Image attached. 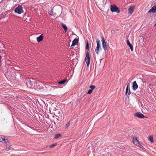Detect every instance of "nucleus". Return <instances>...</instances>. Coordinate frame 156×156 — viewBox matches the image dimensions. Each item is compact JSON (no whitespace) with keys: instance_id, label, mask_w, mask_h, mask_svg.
I'll use <instances>...</instances> for the list:
<instances>
[{"instance_id":"f257e3e1","label":"nucleus","mask_w":156,"mask_h":156,"mask_svg":"<svg viewBox=\"0 0 156 156\" xmlns=\"http://www.w3.org/2000/svg\"><path fill=\"white\" fill-rule=\"evenodd\" d=\"M36 82L34 79H28L27 80V85L28 88L33 89L35 87Z\"/></svg>"},{"instance_id":"f03ea898","label":"nucleus","mask_w":156,"mask_h":156,"mask_svg":"<svg viewBox=\"0 0 156 156\" xmlns=\"http://www.w3.org/2000/svg\"><path fill=\"white\" fill-rule=\"evenodd\" d=\"M89 45L88 42V41H87L86 44V49L88 51L89 50ZM85 62L87 63V66H88L89 65L90 63V57L89 55V53L88 51H87V52L86 56L85 58Z\"/></svg>"},{"instance_id":"7ed1b4c3","label":"nucleus","mask_w":156,"mask_h":156,"mask_svg":"<svg viewBox=\"0 0 156 156\" xmlns=\"http://www.w3.org/2000/svg\"><path fill=\"white\" fill-rule=\"evenodd\" d=\"M110 9L112 12H116L117 13H119L120 12V10L114 4L111 5Z\"/></svg>"},{"instance_id":"20e7f679","label":"nucleus","mask_w":156,"mask_h":156,"mask_svg":"<svg viewBox=\"0 0 156 156\" xmlns=\"http://www.w3.org/2000/svg\"><path fill=\"white\" fill-rule=\"evenodd\" d=\"M15 12L16 13H18L19 14L23 13V10L22 6L19 5L18 7L16 8L15 10Z\"/></svg>"},{"instance_id":"39448f33","label":"nucleus","mask_w":156,"mask_h":156,"mask_svg":"<svg viewBox=\"0 0 156 156\" xmlns=\"http://www.w3.org/2000/svg\"><path fill=\"white\" fill-rule=\"evenodd\" d=\"M134 116L140 118H144L146 117L142 113L140 112H137L135 113Z\"/></svg>"},{"instance_id":"423d86ee","label":"nucleus","mask_w":156,"mask_h":156,"mask_svg":"<svg viewBox=\"0 0 156 156\" xmlns=\"http://www.w3.org/2000/svg\"><path fill=\"white\" fill-rule=\"evenodd\" d=\"M101 41L102 42V45L103 48L105 51H106L107 49L106 43L105 41V39L103 37H102Z\"/></svg>"},{"instance_id":"0eeeda50","label":"nucleus","mask_w":156,"mask_h":156,"mask_svg":"<svg viewBox=\"0 0 156 156\" xmlns=\"http://www.w3.org/2000/svg\"><path fill=\"white\" fill-rule=\"evenodd\" d=\"M42 83L40 82H36L35 83V88H37L41 89L42 88V86H41Z\"/></svg>"},{"instance_id":"6e6552de","label":"nucleus","mask_w":156,"mask_h":156,"mask_svg":"<svg viewBox=\"0 0 156 156\" xmlns=\"http://www.w3.org/2000/svg\"><path fill=\"white\" fill-rule=\"evenodd\" d=\"M134 9V6H132L129 7L128 9V13L129 15H131L133 12Z\"/></svg>"},{"instance_id":"1a4fd4ad","label":"nucleus","mask_w":156,"mask_h":156,"mask_svg":"<svg viewBox=\"0 0 156 156\" xmlns=\"http://www.w3.org/2000/svg\"><path fill=\"white\" fill-rule=\"evenodd\" d=\"M127 94H128L127 95V97L128 98H129V95L130 94V90L129 88V87L128 85H127V87L126 88L125 94L126 95H127Z\"/></svg>"},{"instance_id":"9d476101","label":"nucleus","mask_w":156,"mask_h":156,"mask_svg":"<svg viewBox=\"0 0 156 156\" xmlns=\"http://www.w3.org/2000/svg\"><path fill=\"white\" fill-rule=\"evenodd\" d=\"M148 13L152 12L156 13V6H153L152 8L149 11Z\"/></svg>"},{"instance_id":"9b49d317","label":"nucleus","mask_w":156,"mask_h":156,"mask_svg":"<svg viewBox=\"0 0 156 156\" xmlns=\"http://www.w3.org/2000/svg\"><path fill=\"white\" fill-rule=\"evenodd\" d=\"M133 141L134 144L137 146H138L139 145V142L137 140L136 137V136H133Z\"/></svg>"},{"instance_id":"f8f14e48","label":"nucleus","mask_w":156,"mask_h":156,"mask_svg":"<svg viewBox=\"0 0 156 156\" xmlns=\"http://www.w3.org/2000/svg\"><path fill=\"white\" fill-rule=\"evenodd\" d=\"M132 88L133 90H136L138 87V85L136 83V81H134L133 83V85L132 86Z\"/></svg>"},{"instance_id":"ddd939ff","label":"nucleus","mask_w":156,"mask_h":156,"mask_svg":"<svg viewBox=\"0 0 156 156\" xmlns=\"http://www.w3.org/2000/svg\"><path fill=\"white\" fill-rule=\"evenodd\" d=\"M127 45L130 47V49L132 51H133V46L132 44H131L129 42V40L127 39Z\"/></svg>"},{"instance_id":"4468645a","label":"nucleus","mask_w":156,"mask_h":156,"mask_svg":"<svg viewBox=\"0 0 156 156\" xmlns=\"http://www.w3.org/2000/svg\"><path fill=\"white\" fill-rule=\"evenodd\" d=\"M78 42V40L77 39L75 38L72 41V44L71 47L74 46L76 45Z\"/></svg>"},{"instance_id":"2eb2a0df","label":"nucleus","mask_w":156,"mask_h":156,"mask_svg":"<svg viewBox=\"0 0 156 156\" xmlns=\"http://www.w3.org/2000/svg\"><path fill=\"white\" fill-rule=\"evenodd\" d=\"M43 39V34L40 35L37 38V41L38 42H39L41 41Z\"/></svg>"},{"instance_id":"dca6fc26","label":"nucleus","mask_w":156,"mask_h":156,"mask_svg":"<svg viewBox=\"0 0 156 156\" xmlns=\"http://www.w3.org/2000/svg\"><path fill=\"white\" fill-rule=\"evenodd\" d=\"M101 49L100 46H97L96 48L95 49V51L97 55L99 54V50Z\"/></svg>"},{"instance_id":"f3484780","label":"nucleus","mask_w":156,"mask_h":156,"mask_svg":"<svg viewBox=\"0 0 156 156\" xmlns=\"http://www.w3.org/2000/svg\"><path fill=\"white\" fill-rule=\"evenodd\" d=\"M67 81V79H65L64 80H62L59 82H58V84H64Z\"/></svg>"},{"instance_id":"a211bd4d","label":"nucleus","mask_w":156,"mask_h":156,"mask_svg":"<svg viewBox=\"0 0 156 156\" xmlns=\"http://www.w3.org/2000/svg\"><path fill=\"white\" fill-rule=\"evenodd\" d=\"M61 25L62 27L64 29V30L65 31H66L67 30V28L66 26L64 23H62Z\"/></svg>"},{"instance_id":"6ab92c4d","label":"nucleus","mask_w":156,"mask_h":156,"mask_svg":"<svg viewBox=\"0 0 156 156\" xmlns=\"http://www.w3.org/2000/svg\"><path fill=\"white\" fill-rule=\"evenodd\" d=\"M61 136L62 134H61L59 133H58L55 135L54 138L55 139H57Z\"/></svg>"},{"instance_id":"aec40b11","label":"nucleus","mask_w":156,"mask_h":156,"mask_svg":"<svg viewBox=\"0 0 156 156\" xmlns=\"http://www.w3.org/2000/svg\"><path fill=\"white\" fill-rule=\"evenodd\" d=\"M96 43L97 44V46H100V42L99 40H98V39L96 40Z\"/></svg>"},{"instance_id":"412c9836","label":"nucleus","mask_w":156,"mask_h":156,"mask_svg":"<svg viewBox=\"0 0 156 156\" xmlns=\"http://www.w3.org/2000/svg\"><path fill=\"white\" fill-rule=\"evenodd\" d=\"M149 140L151 142H153L154 140L153 139V137L152 136H150L149 137Z\"/></svg>"},{"instance_id":"4be33fe9","label":"nucleus","mask_w":156,"mask_h":156,"mask_svg":"<svg viewBox=\"0 0 156 156\" xmlns=\"http://www.w3.org/2000/svg\"><path fill=\"white\" fill-rule=\"evenodd\" d=\"M70 124V122L69 121L67 123L66 125V128H67L68 127Z\"/></svg>"},{"instance_id":"5701e85b","label":"nucleus","mask_w":156,"mask_h":156,"mask_svg":"<svg viewBox=\"0 0 156 156\" xmlns=\"http://www.w3.org/2000/svg\"><path fill=\"white\" fill-rule=\"evenodd\" d=\"M95 87V86L94 85H91L90 87V88L92 90L94 89Z\"/></svg>"},{"instance_id":"b1692460","label":"nucleus","mask_w":156,"mask_h":156,"mask_svg":"<svg viewBox=\"0 0 156 156\" xmlns=\"http://www.w3.org/2000/svg\"><path fill=\"white\" fill-rule=\"evenodd\" d=\"M92 92V89H90L88 90L87 92V94H91V93Z\"/></svg>"},{"instance_id":"393cba45","label":"nucleus","mask_w":156,"mask_h":156,"mask_svg":"<svg viewBox=\"0 0 156 156\" xmlns=\"http://www.w3.org/2000/svg\"><path fill=\"white\" fill-rule=\"evenodd\" d=\"M2 140L3 141V142L5 143L6 144L7 143V142L6 141L5 139V138H2Z\"/></svg>"},{"instance_id":"a878e982","label":"nucleus","mask_w":156,"mask_h":156,"mask_svg":"<svg viewBox=\"0 0 156 156\" xmlns=\"http://www.w3.org/2000/svg\"><path fill=\"white\" fill-rule=\"evenodd\" d=\"M55 145L54 144H52V145H51L50 146V147H52L54 146H55Z\"/></svg>"},{"instance_id":"bb28decb","label":"nucleus","mask_w":156,"mask_h":156,"mask_svg":"<svg viewBox=\"0 0 156 156\" xmlns=\"http://www.w3.org/2000/svg\"><path fill=\"white\" fill-rule=\"evenodd\" d=\"M28 126L30 128H31V129H34V128H33V127H30V126Z\"/></svg>"},{"instance_id":"cd10ccee","label":"nucleus","mask_w":156,"mask_h":156,"mask_svg":"<svg viewBox=\"0 0 156 156\" xmlns=\"http://www.w3.org/2000/svg\"><path fill=\"white\" fill-rule=\"evenodd\" d=\"M0 142H3V141L2 140V138L0 139Z\"/></svg>"},{"instance_id":"c85d7f7f","label":"nucleus","mask_w":156,"mask_h":156,"mask_svg":"<svg viewBox=\"0 0 156 156\" xmlns=\"http://www.w3.org/2000/svg\"><path fill=\"white\" fill-rule=\"evenodd\" d=\"M156 26V23L154 25V26L155 27V26Z\"/></svg>"},{"instance_id":"c756f323","label":"nucleus","mask_w":156,"mask_h":156,"mask_svg":"<svg viewBox=\"0 0 156 156\" xmlns=\"http://www.w3.org/2000/svg\"><path fill=\"white\" fill-rule=\"evenodd\" d=\"M142 146L140 145V147L141 148L142 147Z\"/></svg>"},{"instance_id":"7c9ffc66","label":"nucleus","mask_w":156,"mask_h":156,"mask_svg":"<svg viewBox=\"0 0 156 156\" xmlns=\"http://www.w3.org/2000/svg\"><path fill=\"white\" fill-rule=\"evenodd\" d=\"M50 15H51L52 16V14H51V13H50Z\"/></svg>"}]
</instances>
